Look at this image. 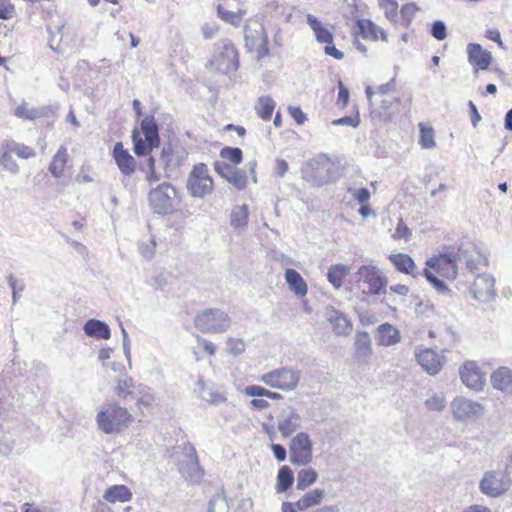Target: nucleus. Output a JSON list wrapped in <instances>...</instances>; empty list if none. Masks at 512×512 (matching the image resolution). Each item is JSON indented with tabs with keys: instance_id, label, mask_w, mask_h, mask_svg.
Wrapping results in <instances>:
<instances>
[{
	"instance_id": "obj_55",
	"label": "nucleus",
	"mask_w": 512,
	"mask_h": 512,
	"mask_svg": "<svg viewBox=\"0 0 512 512\" xmlns=\"http://www.w3.org/2000/svg\"><path fill=\"white\" fill-rule=\"evenodd\" d=\"M146 181L152 185L160 180V175L155 171V159L153 156H149L147 159Z\"/></svg>"
},
{
	"instance_id": "obj_34",
	"label": "nucleus",
	"mask_w": 512,
	"mask_h": 512,
	"mask_svg": "<svg viewBox=\"0 0 512 512\" xmlns=\"http://www.w3.org/2000/svg\"><path fill=\"white\" fill-rule=\"evenodd\" d=\"M50 110L52 111V107L49 106L29 108L27 104L23 103L16 108L15 115L22 119L34 120L47 116Z\"/></svg>"
},
{
	"instance_id": "obj_35",
	"label": "nucleus",
	"mask_w": 512,
	"mask_h": 512,
	"mask_svg": "<svg viewBox=\"0 0 512 512\" xmlns=\"http://www.w3.org/2000/svg\"><path fill=\"white\" fill-rule=\"evenodd\" d=\"M136 385L133 379L127 375L119 377L116 381L115 393L124 401L129 397H134Z\"/></svg>"
},
{
	"instance_id": "obj_62",
	"label": "nucleus",
	"mask_w": 512,
	"mask_h": 512,
	"mask_svg": "<svg viewBox=\"0 0 512 512\" xmlns=\"http://www.w3.org/2000/svg\"><path fill=\"white\" fill-rule=\"evenodd\" d=\"M243 392L251 397H266L268 389L258 385H249L244 388Z\"/></svg>"
},
{
	"instance_id": "obj_18",
	"label": "nucleus",
	"mask_w": 512,
	"mask_h": 512,
	"mask_svg": "<svg viewBox=\"0 0 512 512\" xmlns=\"http://www.w3.org/2000/svg\"><path fill=\"white\" fill-rule=\"evenodd\" d=\"M324 318L331 324L332 330L336 335L348 336L351 334L353 330L352 323L343 312L328 306L325 308Z\"/></svg>"
},
{
	"instance_id": "obj_12",
	"label": "nucleus",
	"mask_w": 512,
	"mask_h": 512,
	"mask_svg": "<svg viewBox=\"0 0 512 512\" xmlns=\"http://www.w3.org/2000/svg\"><path fill=\"white\" fill-rule=\"evenodd\" d=\"M184 456L186 460L180 463V473L186 480L193 483H199L205 472L199 464L198 455L194 446L189 443L185 445Z\"/></svg>"
},
{
	"instance_id": "obj_19",
	"label": "nucleus",
	"mask_w": 512,
	"mask_h": 512,
	"mask_svg": "<svg viewBox=\"0 0 512 512\" xmlns=\"http://www.w3.org/2000/svg\"><path fill=\"white\" fill-rule=\"evenodd\" d=\"M419 365L430 375H436L442 367V357L432 349H424L416 354Z\"/></svg>"
},
{
	"instance_id": "obj_59",
	"label": "nucleus",
	"mask_w": 512,
	"mask_h": 512,
	"mask_svg": "<svg viewBox=\"0 0 512 512\" xmlns=\"http://www.w3.org/2000/svg\"><path fill=\"white\" fill-rule=\"evenodd\" d=\"M411 230L404 223L403 219H399L395 232L393 234L394 239H408L411 236Z\"/></svg>"
},
{
	"instance_id": "obj_6",
	"label": "nucleus",
	"mask_w": 512,
	"mask_h": 512,
	"mask_svg": "<svg viewBox=\"0 0 512 512\" xmlns=\"http://www.w3.org/2000/svg\"><path fill=\"white\" fill-rule=\"evenodd\" d=\"M176 197V189L170 183L163 182L149 192L148 202L154 213L167 215L173 212Z\"/></svg>"
},
{
	"instance_id": "obj_57",
	"label": "nucleus",
	"mask_w": 512,
	"mask_h": 512,
	"mask_svg": "<svg viewBox=\"0 0 512 512\" xmlns=\"http://www.w3.org/2000/svg\"><path fill=\"white\" fill-rule=\"evenodd\" d=\"M380 8L385 10V14L388 18H391L397 14L398 4L395 0H378Z\"/></svg>"
},
{
	"instance_id": "obj_53",
	"label": "nucleus",
	"mask_w": 512,
	"mask_h": 512,
	"mask_svg": "<svg viewBox=\"0 0 512 512\" xmlns=\"http://www.w3.org/2000/svg\"><path fill=\"white\" fill-rule=\"evenodd\" d=\"M431 35L437 40H444L447 36L446 24L442 20L434 21L431 27Z\"/></svg>"
},
{
	"instance_id": "obj_58",
	"label": "nucleus",
	"mask_w": 512,
	"mask_h": 512,
	"mask_svg": "<svg viewBox=\"0 0 512 512\" xmlns=\"http://www.w3.org/2000/svg\"><path fill=\"white\" fill-rule=\"evenodd\" d=\"M15 13L14 6L9 0H0V19L8 20L13 17Z\"/></svg>"
},
{
	"instance_id": "obj_21",
	"label": "nucleus",
	"mask_w": 512,
	"mask_h": 512,
	"mask_svg": "<svg viewBox=\"0 0 512 512\" xmlns=\"http://www.w3.org/2000/svg\"><path fill=\"white\" fill-rule=\"evenodd\" d=\"M388 258L399 272L411 275L414 278L420 275L414 260L408 254L396 253L389 255Z\"/></svg>"
},
{
	"instance_id": "obj_42",
	"label": "nucleus",
	"mask_w": 512,
	"mask_h": 512,
	"mask_svg": "<svg viewBox=\"0 0 512 512\" xmlns=\"http://www.w3.org/2000/svg\"><path fill=\"white\" fill-rule=\"evenodd\" d=\"M318 474L312 469H302L297 474V484L296 487L298 490H305L309 486H311L317 480Z\"/></svg>"
},
{
	"instance_id": "obj_7",
	"label": "nucleus",
	"mask_w": 512,
	"mask_h": 512,
	"mask_svg": "<svg viewBox=\"0 0 512 512\" xmlns=\"http://www.w3.org/2000/svg\"><path fill=\"white\" fill-rule=\"evenodd\" d=\"M214 188V182L209 175V170L206 164H196L189 174L187 180V190L192 197L203 198L205 195L210 194Z\"/></svg>"
},
{
	"instance_id": "obj_5",
	"label": "nucleus",
	"mask_w": 512,
	"mask_h": 512,
	"mask_svg": "<svg viewBox=\"0 0 512 512\" xmlns=\"http://www.w3.org/2000/svg\"><path fill=\"white\" fill-rule=\"evenodd\" d=\"M356 279L359 288L365 295H380L386 293V277L376 266H361L356 272Z\"/></svg>"
},
{
	"instance_id": "obj_30",
	"label": "nucleus",
	"mask_w": 512,
	"mask_h": 512,
	"mask_svg": "<svg viewBox=\"0 0 512 512\" xmlns=\"http://www.w3.org/2000/svg\"><path fill=\"white\" fill-rule=\"evenodd\" d=\"M131 498L132 493L125 485H113L109 487L103 495V499L110 504H115L116 502H128Z\"/></svg>"
},
{
	"instance_id": "obj_3",
	"label": "nucleus",
	"mask_w": 512,
	"mask_h": 512,
	"mask_svg": "<svg viewBox=\"0 0 512 512\" xmlns=\"http://www.w3.org/2000/svg\"><path fill=\"white\" fill-rule=\"evenodd\" d=\"M300 379L301 371L289 366L273 369L259 377V381L264 385L284 392L295 391Z\"/></svg>"
},
{
	"instance_id": "obj_36",
	"label": "nucleus",
	"mask_w": 512,
	"mask_h": 512,
	"mask_svg": "<svg viewBox=\"0 0 512 512\" xmlns=\"http://www.w3.org/2000/svg\"><path fill=\"white\" fill-rule=\"evenodd\" d=\"M349 268L343 264L332 265L327 272V279L334 288L339 289L345 277L349 274Z\"/></svg>"
},
{
	"instance_id": "obj_47",
	"label": "nucleus",
	"mask_w": 512,
	"mask_h": 512,
	"mask_svg": "<svg viewBox=\"0 0 512 512\" xmlns=\"http://www.w3.org/2000/svg\"><path fill=\"white\" fill-rule=\"evenodd\" d=\"M426 280L440 293L445 294L449 291L446 284L440 280L435 273H433L430 268H425L423 272L421 273Z\"/></svg>"
},
{
	"instance_id": "obj_37",
	"label": "nucleus",
	"mask_w": 512,
	"mask_h": 512,
	"mask_svg": "<svg viewBox=\"0 0 512 512\" xmlns=\"http://www.w3.org/2000/svg\"><path fill=\"white\" fill-rule=\"evenodd\" d=\"M67 158L68 154L66 148L64 146H60L49 166V171L54 177L60 178L62 176L64 167L67 163Z\"/></svg>"
},
{
	"instance_id": "obj_15",
	"label": "nucleus",
	"mask_w": 512,
	"mask_h": 512,
	"mask_svg": "<svg viewBox=\"0 0 512 512\" xmlns=\"http://www.w3.org/2000/svg\"><path fill=\"white\" fill-rule=\"evenodd\" d=\"M302 424V417L295 407L283 408L277 416V429L283 438H288L296 432Z\"/></svg>"
},
{
	"instance_id": "obj_56",
	"label": "nucleus",
	"mask_w": 512,
	"mask_h": 512,
	"mask_svg": "<svg viewBox=\"0 0 512 512\" xmlns=\"http://www.w3.org/2000/svg\"><path fill=\"white\" fill-rule=\"evenodd\" d=\"M348 193L351 194L360 204L367 203L370 199V191L367 188H348Z\"/></svg>"
},
{
	"instance_id": "obj_51",
	"label": "nucleus",
	"mask_w": 512,
	"mask_h": 512,
	"mask_svg": "<svg viewBox=\"0 0 512 512\" xmlns=\"http://www.w3.org/2000/svg\"><path fill=\"white\" fill-rule=\"evenodd\" d=\"M7 280L10 288L12 289V300L15 304L21 297V294L25 288V283L23 280L16 279L12 274L7 277Z\"/></svg>"
},
{
	"instance_id": "obj_50",
	"label": "nucleus",
	"mask_w": 512,
	"mask_h": 512,
	"mask_svg": "<svg viewBox=\"0 0 512 512\" xmlns=\"http://www.w3.org/2000/svg\"><path fill=\"white\" fill-rule=\"evenodd\" d=\"M420 144L423 148L429 149L435 146L434 131L430 127L420 124Z\"/></svg>"
},
{
	"instance_id": "obj_45",
	"label": "nucleus",
	"mask_w": 512,
	"mask_h": 512,
	"mask_svg": "<svg viewBox=\"0 0 512 512\" xmlns=\"http://www.w3.org/2000/svg\"><path fill=\"white\" fill-rule=\"evenodd\" d=\"M229 505L224 495L216 494L214 495L208 505V512H228Z\"/></svg>"
},
{
	"instance_id": "obj_49",
	"label": "nucleus",
	"mask_w": 512,
	"mask_h": 512,
	"mask_svg": "<svg viewBox=\"0 0 512 512\" xmlns=\"http://www.w3.org/2000/svg\"><path fill=\"white\" fill-rule=\"evenodd\" d=\"M228 183L233 185L238 190H242L246 187L247 184V173L243 169H234L230 178H228Z\"/></svg>"
},
{
	"instance_id": "obj_11",
	"label": "nucleus",
	"mask_w": 512,
	"mask_h": 512,
	"mask_svg": "<svg viewBox=\"0 0 512 512\" xmlns=\"http://www.w3.org/2000/svg\"><path fill=\"white\" fill-rule=\"evenodd\" d=\"M511 482L505 477L504 473H498L494 470L486 471L479 483L480 491L489 497H498L504 494Z\"/></svg>"
},
{
	"instance_id": "obj_4",
	"label": "nucleus",
	"mask_w": 512,
	"mask_h": 512,
	"mask_svg": "<svg viewBox=\"0 0 512 512\" xmlns=\"http://www.w3.org/2000/svg\"><path fill=\"white\" fill-rule=\"evenodd\" d=\"M194 324L203 333H223L230 328L231 319L226 312L209 308L196 315Z\"/></svg>"
},
{
	"instance_id": "obj_26",
	"label": "nucleus",
	"mask_w": 512,
	"mask_h": 512,
	"mask_svg": "<svg viewBox=\"0 0 512 512\" xmlns=\"http://www.w3.org/2000/svg\"><path fill=\"white\" fill-rule=\"evenodd\" d=\"M83 330L87 336L93 338L107 340L111 336V331L108 324L97 319L87 320L83 326Z\"/></svg>"
},
{
	"instance_id": "obj_31",
	"label": "nucleus",
	"mask_w": 512,
	"mask_h": 512,
	"mask_svg": "<svg viewBox=\"0 0 512 512\" xmlns=\"http://www.w3.org/2000/svg\"><path fill=\"white\" fill-rule=\"evenodd\" d=\"M285 280L290 290L297 296L303 297L307 294V284L303 277L294 269H287L285 271Z\"/></svg>"
},
{
	"instance_id": "obj_41",
	"label": "nucleus",
	"mask_w": 512,
	"mask_h": 512,
	"mask_svg": "<svg viewBox=\"0 0 512 512\" xmlns=\"http://www.w3.org/2000/svg\"><path fill=\"white\" fill-rule=\"evenodd\" d=\"M4 147H7L8 151H11L12 154H16L19 158L28 159L35 156V151L29 146H26L21 143H17L14 140H6L3 143Z\"/></svg>"
},
{
	"instance_id": "obj_22",
	"label": "nucleus",
	"mask_w": 512,
	"mask_h": 512,
	"mask_svg": "<svg viewBox=\"0 0 512 512\" xmlns=\"http://www.w3.org/2000/svg\"><path fill=\"white\" fill-rule=\"evenodd\" d=\"M468 59L473 66L486 70L491 63L492 56L490 52L483 50L479 44L470 43L468 45Z\"/></svg>"
},
{
	"instance_id": "obj_40",
	"label": "nucleus",
	"mask_w": 512,
	"mask_h": 512,
	"mask_svg": "<svg viewBox=\"0 0 512 512\" xmlns=\"http://www.w3.org/2000/svg\"><path fill=\"white\" fill-rule=\"evenodd\" d=\"M275 101L269 96L259 97L255 109L257 114L263 120H269L275 108Z\"/></svg>"
},
{
	"instance_id": "obj_25",
	"label": "nucleus",
	"mask_w": 512,
	"mask_h": 512,
	"mask_svg": "<svg viewBox=\"0 0 512 512\" xmlns=\"http://www.w3.org/2000/svg\"><path fill=\"white\" fill-rule=\"evenodd\" d=\"M141 130L144 134L145 141L150 148H157L160 142L158 125L154 116H146L141 122Z\"/></svg>"
},
{
	"instance_id": "obj_2",
	"label": "nucleus",
	"mask_w": 512,
	"mask_h": 512,
	"mask_svg": "<svg viewBox=\"0 0 512 512\" xmlns=\"http://www.w3.org/2000/svg\"><path fill=\"white\" fill-rule=\"evenodd\" d=\"M303 179L316 186H323L337 178V166L326 154H318L309 160L302 170Z\"/></svg>"
},
{
	"instance_id": "obj_23",
	"label": "nucleus",
	"mask_w": 512,
	"mask_h": 512,
	"mask_svg": "<svg viewBox=\"0 0 512 512\" xmlns=\"http://www.w3.org/2000/svg\"><path fill=\"white\" fill-rule=\"evenodd\" d=\"M200 397L211 405H219L227 400L225 394L214 384L206 385L203 381L198 382L197 389Z\"/></svg>"
},
{
	"instance_id": "obj_28",
	"label": "nucleus",
	"mask_w": 512,
	"mask_h": 512,
	"mask_svg": "<svg viewBox=\"0 0 512 512\" xmlns=\"http://www.w3.org/2000/svg\"><path fill=\"white\" fill-rule=\"evenodd\" d=\"M355 350L358 361H366L372 355L371 339L366 331L355 335Z\"/></svg>"
},
{
	"instance_id": "obj_61",
	"label": "nucleus",
	"mask_w": 512,
	"mask_h": 512,
	"mask_svg": "<svg viewBox=\"0 0 512 512\" xmlns=\"http://www.w3.org/2000/svg\"><path fill=\"white\" fill-rule=\"evenodd\" d=\"M245 350V344L241 339H230L228 342V352L233 356L242 354Z\"/></svg>"
},
{
	"instance_id": "obj_27",
	"label": "nucleus",
	"mask_w": 512,
	"mask_h": 512,
	"mask_svg": "<svg viewBox=\"0 0 512 512\" xmlns=\"http://www.w3.org/2000/svg\"><path fill=\"white\" fill-rule=\"evenodd\" d=\"M357 25L364 38L376 41L380 37L383 41H387V33L371 20H358Z\"/></svg>"
},
{
	"instance_id": "obj_63",
	"label": "nucleus",
	"mask_w": 512,
	"mask_h": 512,
	"mask_svg": "<svg viewBox=\"0 0 512 512\" xmlns=\"http://www.w3.org/2000/svg\"><path fill=\"white\" fill-rule=\"evenodd\" d=\"M152 149L153 148H150L149 144L145 141H142L141 139L140 140H136L134 138V152L136 155L138 156H141V155H149L151 156V152H152Z\"/></svg>"
},
{
	"instance_id": "obj_1",
	"label": "nucleus",
	"mask_w": 512,
	"mask_h": 512,
	"mask_svg": "<svg viewBox=\"0 0 512 512\" xmlns=\"http://www.w3.org/2000/svg\"><path fill=\"white\" fill-rule=\"evenodd\" d=\"M132 421V414L118 403L104 406L96 415L98 428L105 434L121 433L129 427Z\"/></svg>"
},
{
	"instance_id": "obj_8",
	"label": "nucleus",
	"mask_w": 512,
	"mask_h": 512,
	"mask_svg": "<svg viewBox=\"0 0 512 512\" xmlns=\"http://www.w3.org/2000/svg\"><path fill=\"white\" fill-rule=\"evenodd\" d=\"M312 440L308 433L298 432L289 443L290 462L298 466H306L311 463Z\"/></svg>"
},
{
	"instance_id": "obj_52",
	"label": "nucleus",
	"mask_w": 512,
	"mask_h": 512,
	"mask_svg": "<svg viewBox=\"0 0 512 512\" xmlns=\"http://www.w3.org/2000/svg\"><path fill=\"white\" fill-rule=\"evenodd\" d=\"M156 241L151 238L148 242H140L138 249L140 254L146 259H152L155 254Z\"/></svg>"
},
{
	"instance_id": "obj_13",
	"label": "nucleus",
	"mask_w": 512,
	"mask_h": 512,
	"mask_svg": "<svg viewBox=\"0 0 512 512\" xmlns=\"http://www.w3.org/2000/svg\"><path fill=\"white\" fill-rule=\"evenodd\" d=\"M458 262L455 259L454 253H442L438 256H433L426 261V266L433 269L440 276L447 279H455L457 276Z\"/></svg>"
},
{
	"instance_id": "obj_43",
	"label": "nucleus",
	"mask_w": 512,
	"mask_h": 512,
	"mask_svg": "<svg viewBox=\"0 0 512 512\" xmlns=\"http://www.w3.org/2000/svg\"><path fill=\"white\" fill-rule=\"evenodd\" d=\"M424 405L429 411L441 412L446 406V397L442 393H433Z\"/></svg>"
},
{
	"instance_id": "obj_46",
	"label": "nucleus",
	"mask_w": 512,
	"mask_h": 512,
	"mask_svg": "<svg viewBox=\"0 0 512 512\" xmlns=\"http://www.w3.org/2000/svg\"><path fill=\"white\" fill-rule=\"evenodd\" d=\"M220 157L237 165L242 162L243 153L238 147H224L220 151Z\"/></svg>"
},
{
	"instance_id": "obj_24",
	"label": "nucleus",
	"mask_w": 512,
	"mask_h": 512,
	"mask_svg": "<svg viewBox=\"0 0 512 512\" xmlns=\"http://www.w3.org/2000/svg\"><path fill=\"white\" fill-rule=\"evenodd\" d=\"M492 386L506 393H512V370L507 367H500L491 375Z\"/></svg>"
},
{
	"instance_id": "obj_14",
	"label": "nucleus",
	"mask_w": 512,
	"mask_h": 512,
	"mask_svg": "<svg viewBox=\"0 0 512 512\" xmlns=\"http://www.w3.org/2000/svg\"><path fill=\"white\" fill-rule=\"evenodd\" d=\"M454 256L458 263H465L470 271L478 269L479 265H487V258L471 242L462 243Z\"/></svg>"
},
{
	"instance_id": "obj_16",
	"label": "nucleus",
	"mask_w": 512,
	"mask_h": 512,
	"mask_svg": "<svg viewBox=\"0 0 512 512\" xmlns=\"http://www.w3.org/2000/svg\"><path fill=\"white\" fill-rule=\"evenodd\" d=\"M462 382L475 391H482L485 384V374L475 361L465 362L459 369Z\"/></svg>"
},
{
	"instance_id": "obj_38",
	"label": "nucleus",
	"mask_w": 512,
	"mask_h": 512,
	"mask_svg": "<svg viewBox=\"0 0 512 512\" xmlns=\"http://www.w3.org/2000/svg\"><path fill=\"white\" fill-rule=\"evenodd\" d=\"M248 206L246 204L236 206L230 214V224L234 229H244L248 224Z\"/></svg>"
},
{
	"instance_id": "obj_9",
	"label": "nucleus",
	"mask_w": 512,
	"mask_h": 512,
	"mask_svg": "<svg viewBox=\"0 0 512 512\" xmlns=\"http://www.w3.org/2000/svg\"><path fill=\"white\" fill-rule=\"evenodd\" d=\"M210 65L223 74L236 71L239 67V58L234 45L230 42L224 43L210 61Z\"/></svg>"
},
{
	"instance_id": "obj_17",
	"label": "nucleus",
	"mask_w": 512,
	"mask_h": 512,
	"mask_svg": "<svg viewBox=\"0 0 512 512\" xmlns=\"http://www.w3.org/2000/svg\"><path fill=\"white\" fill-rule=\"evenodd\" d=\"M494 285L495 279L492 275H477L471 288L474 298L483 303L494 300L496 297Z\"/></svg>"
},
{
	"instance_id": "obj_39",
	"label": "nucleus",
	"mask_w": 512,
	"mask_h": 512,
	"mask_svg": "<svg viewBox=\"0 0 512 512\" xmlns=\"http://www.w3.org/2000/svg\"><path fill=\"white\" fill-rule=\"evenodd\" d=\"M294 475L293 471L289 466H282L278 473L276 479V491L278 493L287 491L293 484Z\"/></svg>"
},
{
	"instance_id": "obj_64",
	"label": "nucleus",
	"mask_w": 512,
	"mask_h": 512,
	"mask_svg": "<svg viewBox=\"0 0 512 512\" xmlns=\"http://www.w3.org/2000/svg\"><path fill=\"white\" fill-rule=\"evenodd\" d=\"M261 31V43L257 49L258 57L263 58L268 55L269 49H268V37L264 31V28L260 26Z\"/></svg>"
},
{
	"instance_id": "obj_29",
	"label": "nucleus",
	"mask_w": 512,
	"mask_h": 512,
	"mask_svg": "<svg viewBox=\"0 0 512 512\" xmlns=\"http://www.w3.org/2000/svg\"><path fill=\"white\" fill-rule=\"evenodd\" d=\"M378 342L382 346H392L400 341V332L389 323L381 324L377 329Z\"/></svg>"
},
{
	"instance_id": "obj_10",
	"label": "nucleus",
	"mask_w": 512,
	"mask_h": 512,
	"mask_svg": "<svg viewBox=\"0 0 512 512\" xmlns=\"http://www.w3.org/2000/svg\"><path fill=\"white\" fill-rule=\"evenodd\" d=\"M451 411L455 420H476L483 416L484 406L465 397H457L451 402Z\"/></svg>"
},
{
	"instance_id": "obj_33",
	"label": "nucleus",
	"mask_w": 512,
	"mask_h": 512,
	"mask_svg": "<svg viewBox=\"0 0 512 512\" xmlns=\"http://www.w3.org/2000/svg\"><path fill=\"white\" fill-rule=\"evenodd\" d=\"M307 24L313 30L318 42L327 44H331L333 42L332 33L326 27H324L314 15H307Z\"/></svg>"
},
{
	"instance_id": "obj_48",
	"label": "nucleus",
	"mask_w": 512,
	"mask_h": 512,
	"mask_svg": "<svg viewBox=\"0 0 512 512\" xmlns=\"http://www.w3.org/2000/svg\"><path fill=\"white\" fill-rule=\"evenodd\" d=\"M217 14L223 21L232 24L234 27H239L241 25V15L235 14L233 11L226 10L222 5H218Z\"/></svg>"
},
{
	"instance_id": "obj_60",
	"label": "nucleus",
	"mask_w": 512,
	"mask_h": 512,
	"mask_svg": "<svg viewBox=\"0 0 512 512\" xmlns=\"http://www.w3.org/2000/svg\"><path fill=\"white\" fill-rule=\"evenodd\" d=\"M160 161L165 169L169 168L173 164V150L170 144L162 148Z\"/></svg>"
},
{
	"instance_id": "obj_54",
	"label": "nucleus",
	"mask_w": 512,
	"mask_h": 512,
	"mask_svg": "<svg viewBox=\"0 0 512 512\" xmlns=\"http://www.w3.org/2000/svg\"><path fill=\"white\" fill-rule=\"evenodd\" d=\"M235 168L224 161H215L214 170L228 182V178Z\"/></svg>"
},
{
	"instance_id": "obj_20",
	"label": "nucleus",
	"mask_w": 512,
	"mask_h": 512,
	"mask_svg": "<svg viewBox=\"0 0 512 512\" xmlns=\"http://www.w3.org/2000/svg\"><path fill=\"white\" fill-rule=\"evenodd\" d=\"M113 157L115 162L125 176H130L134 173L136 167L135 159L123 148L121 142H117L113 148Z\"/></svg>"
},
{
	"instance_id": "obj_44",
	"label": "nucleus",
	"mask_w": 512,
	"mask_h": 512,
	"mask_svg": "<svg viewBox=\"0 0 512 512\" xmlns=\"http://www.w3.org/2000/svg\"><path fill=\"white\" fill-rule=\"evenodd\" d=\"M3 148V153L0 156V164L3 169L9 171L12 174H17L19 172V166L16 161L12 158V152L7 150V147Z\"/></svg>"
},
{
	"instance_id": "obj_32",
	"label": "nucleus",
	"mask_w": 512,
	"mask_h": 512,
	"mask_svg": "<svg viewBox=\"0 0 512 512\" xmlns=\"http://www.w3.org/2000/svg\"><path fill=\"white\" fill-rule=\"evenodd\" d=\"M325 496V490L316 488L312 491L305 493L296 503L295 506L298 510L304 511L310 507L319 505Z\"/></svg>"
}]
</instances>
